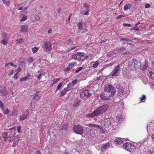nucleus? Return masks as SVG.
<instances>
[{
    "label": "nucleus",
    "mask_w": 154,
    "mask_h": 154,
    "mask_svg": "<svg viewBox=\"0 0 154 154\" xmlns=\"http://www.w3.org/2000/svg\"><path fill=\"white\" fill-rule=\"evenodd\" d=\"M141 66L139 61L135 59H133L129 61L128 67L129 68L132 70H136L139 68Z\"/></svg>",
    "instance_id": "obj_1"
},
{
    "label": "nucleus",
    "mask_w": 154,
    "mask_h": 154,
    "mask_svg": "<svg viewBox=\"0 0 154 154\" xmlns=\"http://www.w3.org/2000/svg\"><path fill=\"white\" fill-rule=\"evenodd\" d=\"M104 91L108 93L111 92L109 95L110 96H112L115 94L116 90L115 88L112 85H106L105 87Z\"/></svg>",
    "instance_id": "obj_2"
},
{
    "label": "nucleus",
    "mask_w": 154,
    "mask_h": 154,
    "mask_svg": "<svg viewBox=\"0 0 154 154\" xmlns=\"http://www.w3.org/2000/svg\"><path fill=\"white\" fill-rule=\"evenodd\" d=\"M124 149L130 152H133L135 151L136 147L132 143H127L124 144L123 146Z\"/></svg>",
    "instance_id": "obj_3"
},
{
    "label": "nucleus",
    "mask_w": 154,
    "mask_h": 154,
    "mask_svg": "<svg viewBox=\"0 0 154 154\" xmlns=\"http://www.w3.org/2000/svg\"><path fill=\"white\" fill-rule=\"evenodd\" d=\"M73 130L74 132L77 134H82L83 133V128L79 125H74L73 127Z\"/></svg>",
    "instance_id": "obj_4"
},
{
    "label": "nucleus",
    "mask_w": 154,
    "mask_h": 154,
    "mask_svg": "<svg viewBox=\"0 0 154 154\" xmlns=\"http://www.w3.org/2000/svg\"><path fill=\"white\" fill-rule=\"evenodd\" d=\"M112 120L113 121V119L111 118L105 119L101 121V125L102 126L107 127L110 125Z\"/></svg>",
    "instance_id": "obj_5"
},
{
    "label": "nucleus",
    "mask_w": 154,
    "mask_h": 154,
    "mask_svg": "<svg viewBox=\"0 0 154 154\" xmlns=\"http://www.w3.org/2000/svg\"><path fill=\"white\" fill-rule=\"evenodd\" d=\"M52 44L49 43L48 42L46 41L43 44L42 47L44 50L46 51H51L52 48Z\"/></svg>",
    "instance_id": "obj_6"
},
{
    "label": "nucleus",
    "mask_w": 154,
    "mask_h": 154,
    "mask_svg": "<svg viewBox=\"0 0 154 154\" xmlns=\"http://www.w3.org/2000/svg\"><path fill=\"white\" fill-rule=\"evenodd\" d=\"M120 66L119 64L116 66L111 72L112 76H118L119 74V70L120 69Z\"/></svg>",
    "instance_id": "obj_7"
},
{
    "label": "nucleus",
    "mask_w": 154,
    "mask_h": 154,
    "mask_svg": "<svg viewBox=\"0 0 154 154\" xmlns=\"http://www.w3.org/2000/svg\"><path fill=\"white\" fill-rule=\"evenodd\" d=\"M101 113L98 108L96 110L93 111V112L91 114H88L86 116L87 117H93L94 116H97L100 114Z\"/></svg>",
    "instance_id": "obj_8"
},
{
    "label": "nucleus",
    "mask_w": 154,
    "mask_h": 154,
    "mask_svg": "<svg viewBox=\"0 0 154 154\" xmlns=\"http://www.w3.org/2000/svg\"><path fill=\"white\" fill-rule=\"evenodd\" d=\"M41 18V17L40 14H33L31 15L30 17V19L34 22L39 20Z\"/></svg>",
    "instance_id": "obj_9"
},
{
    "label": "nucleus",
    "mask_w": 154,
    "mask_h": 154,
    "mask_svg": "<svg viewBox=\"0 0 154 154\" xmlns=\"http://www.w3.org/2000/svg\"><path fill=\"white\" fill-rule=\"evenodd\" d=\"M108 108V105L105 104L98 108V109L100 112L101 114L105 112L107 110Z\"/></svg>",
    "instance_id": "obj_10"
},
{
    "label": "nucleus",
    "mask_w": 154,
    "mask_h": 154,
    "mask_svg": "<svg viewBox=\"0 0 154 154\" xmlns=\"http://www.w3.org/2000/svg\"><path fill=\"white\" fill-rule=\"evenodd\" d=\"M99 96L101 99L104 100L109 99L111 97L110 96V95L108 96L106 95L103 93H100L99 95Z\"/></svg>",
    "instance_id": "obj_11"
},
{
    "label": "nucleus",
    "mask_w": 154,
    "mask_h": 154,
    "mask_svg": "<svg viewBox=\"0 0 154 154\" xmlns=\"http://www.w3.org/2000/svg\"><path fill=\"white\" fill-rule=\"evenodd\" d=\"M28 7H20V10H22L20 12L21 15H26L27 13V9L28 8Z\"/></svg>",
    "instance_id": "obj_12"
},
{
    "label": "nucleus",
    "mask_w": 154,
    "mask_h": 154,
    "mask_svg": "<svg viewBox=\"0 0 154 154\" xmlns=\"http://www.w3.org/2000/svg\"><path fill=\"white\" fill-rule=\"evenodd\" d=\"M148 75L150 78L154 79V70L152 69H150L147 72Z\"/></svg>",
    "instance_id": "obj_13"
},
{
    "label": "nucleus",
    "mask_w": 154,
    "mask_h": 154,
    "mask_svg": "<svg viewBox=\"0 0 154 154\" xmlns=\"http://www.w3.org/2000/svg\"><path fill=\"white\" fill-rule=\"evenodd\" d=\"M88 126L90 128H92L94 129H96L97 128H101L100 126L93 124H88Z\"/></svg>",
    "instance_id": "obj_14"
},
{
    "label": "nucleus",
    "mask_w": 154,
    "mask_h": 154,
    "mask_svg": "<svg viewBox=\"0 0 154 154\" xmlns=\"http://www.w3.org/2000/svg\"><path fill=\"white\" fill-rule=\"evenodd\" d=\"M110 145V143L108 142L107 143L103 144L102 146V148L104 149H107L109 148Z\"/></svg>",
    "instance_id": "obj_15"
},
{
    "label": "nucleus",
    "mask_w": 154,
    "mask_h": 154,
    "mask_svg": "<svg viewBox=\"0 0 154 154\" xmlns=\"http://www.w3.org/2000/svg\"><path fill=\"white\" fill-rule=\"evenodd\" d=\"M72 88V84L69 83L68 84L66 88H64L63 90V91H65V93H66L67 91H69Z\"/></svg>",
    "instance_id": "obj_16"
},
{
    "label": "nucleus",
    "mask_w": 154,
    "mask_h": 154,
    "mask_svg": "<svg viewBox=\"0 0 154 154\" xmlns=\"http://www.w3.org/2000/svg\"><path fill=\"white\" fill-rule=\"evenodd\" d=\"M21 29L22 32H27L28 30V25H23L21 28Z\"/></svg>",
    "instance_id": "obj_17"
},
{
    "label": "nucleus",
    "mask_w": 154,
    "mask_h": 154,
    "mask_svg": "<svg viewBox=\"0 0 154 154\" xmlns=\"http://www.w3.org/2000/svg\"><path fill=\"white\" fill-rule=\"evenodd\" d=\"M84 95L85 97L87 98H89L91 96V94L89 93L88 91L86 90L84 92Z\"/></svg>",
    "instance_id": "obj_18"
},
{
    "label": "nucleus",
    "mask_w": 154,
    "mask_h": 154,
    "mask_svg": "<svg viewBox=\"0 0 154 154\" xmlns=\"http://www.w3.org/2000/svg\"><path fill=\"white\" fill-rule=\"evenodd\" d=\"M0 93L2 96L5 95L7 94L6 90L3 89L2 87H0Z\"/></svg>",
    "instance_id": "obj_19"
},
{
    "label": "nucleus",
    "mask_w": 154,
    "mask_h": 154,
    "mask_svg": "<svg viewBox=\"0 0 154 154\" xmlns=\"http://www.w3.org/2000/svg\"><path fill=\"white\" fill-rule=\"evenodd\" d=\"M78 56L79 57V59L82 60H84V59L82 57H83L85 54L84 53L78 52L77 53Z\"/></svg>",
    "instance_id": "obj_20"
},
{
    "label": "nucleus",
    "mask_w": 154,
    "mask_h": 154,
    "mask_svg": "<svg viewBox=\"0 0 154 154\" xmlns=\"http://www.w3.org/2000/svg\"><path fill=\"white\" fill-rule=\"evenodd\" d=\"M80 101L76 100L74 102L73 104V106L74 107L78 106L80 105Z\"/></svg>",
    "instance_id": "obj_21"
},
{
    "label": "nucleus",
    "mask_w": 154,
    "mask_h": 154,
    "mask_svg": "<svg viewBox=\"0 0 154 154\" xmlns=\"http://www.w3.org/2000/svg\"><path fill=\"white\" fill-rule=\"evenodd\" d=\"M118 92L119 94H122L124 90L123 88L121 86H119L118 87Z\"/></svg>",
    "instance_id": "obj_22"
},
{
    "label": "nucleus",
    "mask_w": 154,
    "mask_h": 154,
    "mask_svg": "<svg viewBox=\"0 0 154 154\" xmlns=\"http://www.w3.org/2000/svg\"><path fill=\"white\" fill-rule=\"evenodd\" d=\"M114 142L115 144H120L122 143V140L121 139L118 138L115 140Z\"/></svg>",
    "instance_id": "obj_23"
},
{
    "label": "nucleus",
    "mask_w": 154,
    "mask_h": 154,
    "mask_svg": "<svg viewBox=\"0 0 154 154\" xmlns=\"http://www.w3.org/2000/svg\"><path fill=\"white\" fill-rule=\"evenodd\" d=\"M21 18L20 20V21L23 22L26 20L27 18V16L26 15H21Z\"/></svg>",
    "instance_id": "obj_24"
},
{
    "label": "nucleus",
    "mask_w": 154,
    "mask_h": 154,
    "mask_svg": "<svg viewBox=\"0 0 154 154\" xmlns=\"http://www.w3.org/2000/svg\"><path fill=\"white\" fill-rule=\"evenodd\" d=\"M2 137L4 138L5 140L6 141L7 140V138L8 137V133L7 132H4L2 135Z\"/></svg>",
    "instance_id": "obj_25"
},
{
    "label": "nucleus",
    "mask_w": 154,
    "mask_h": 154,
    "mask_svg": "<svg viewBox=\"0 0 154 154\" xmlns=\"http://www.w3.org/2000/svg\"><path fill=\"white\" fill-rule=\"evenodd\" d=\"M141 102H144L146 99V96L145 95H143L142 97L140 98Z\"/></svg>",
    "instance_id": "obj_26"
},
{
    "label": "nucleus",
    "mask_w": 154,
    "mask_h": 154,
    "mask_svg": "<svg viewBox=\"0 0 154 154\" xmlns=\"http://www.w3.org/2000/svg\"><path fill=\"white\" fill-rule=\"evenodd\" d=\"M68 125H69V123H65L63 125V127L62 128L61 130H65V131L67 130V127L68 126Z\"/></svg>",
    "instance_id": "obj_27"
},
{
    "label": "nucleus",
    "mask_w": 154,
    "mask_h": 154,
    "mask_svg": "<svg viewBox=\"0 0 154 154\" xmlns=\"http://www.w3.org/2000/svg\"><path fill=\"white\" fill-rule=\"evenodd\" d=\"M131 7V5L130 4H128L126 5L124 8V10L125 11H126L128 9L130 8Z\"/></svg>",
    "instance_id": "obj_28"
},
{
    "label": "nucleus",
    "mask_w": 154,
    "mask_h": 154,
    "mask_svg": "<svg viewBox=\"0 0 154 154\" xmlns=\"http://www.w3.org/2000/svg\"><path fill=\"white\" fill-rule=\"evenodd\" d=\"M33 99L35 100H38L39 98V95L36 93L33 95Z\"/></svg>",
    "instance_id": "obj_29"
},
{
    "label": "nucleus",
    "mask_w": 154,
    "mask_h": 154,
    "mask_svg": "<svg viewBox=\"0 0 154 154\" xmlns=\"http://www.w3.org/2000/svg\"><path fill=\"white\" fill-rule=\"evenodd\" d=\"M72 58L74 60H78L79 59V57L77 53L76 54L73 55L72 56Z\"/></svg>",
    "instance_id": "obj_30"
},
{
    "label": "nucleus",
    "mask_w": 154,
    "mask_h": 154,
    "mask_svg": "<svg viewBox=\"0 0 154 154\" xmlns=\"http://www.w3.org/2000/svg\"><path fill=\"white\" fill-rule=\"evenodd\" d=\"M0 43L2 44L6 45L8 43V41L6 39H3L0 41Z\"/></svg>",
    "instance_id": "obj_31"
},
{
    "label": "nucleus",
    "mask_w": 154,
    "mask_h": 154,
    "mask_svg": "<svg viewBox=\"0 0 154 154\" xmlns=\"http://www.w3.org/2000/svg\"><path fill=\"white\" fill-rule=\"evenodd\" d=\"M38 48L37 47H34L32 49V51L34 54L38 50Z\"/></svg>",
    "instance_id": "obj_32"
},
{
    "label": "nucleus",
    "mask_w": 154,
    "mask_h": 154,
    "mask_svg": "<svg viewBox=\"0 0 154 154\" xmlns=\"http://www.w3.org/2000/svg\"><path fill=\"white\" fill-rule=\"evenodd\" d=\"M27 61H28V63H31L33 61V59L31 57H28L27 58Z\"/></svg>",
    "instance_id": "obj_33"
},
{
    "label": "nucleus",
    "mask_w": 154,
    "mask_h": 154,
    "mask_svg": "<svg viewBox=\"0 0 154 154\" xmlns=\"http://www.w3.org/2000/svg\"><path fill=\"white\" fill-rule=\"evenodd\" d=\"M45 73L44 72H41L37 77L38 79L39 80L41 78L42 75H45Z\"/></svg>",
    "instance_id": "obj_34"
},
{
    "label": "nucleus",
    "mask_w": 154,
    "mask_h": 154,
    "mask_svg": "<svg viewBox=\"0 0 154 154\" xmlns=\"http://www.w3.org/2000/svg\"><path fill=\"white\" fill-rule=\"evenodd\" d=\"M148 67V64L146 63H145L144 64V65L143 66V68L142 69L143 70H146L147 69Z\"/></svg>",
    "instance_id": "obj_35"
},
{
    "label": "nucleus",
    "mask_w": 154,
    "mask_h": 154,
    "mask_svg": "<svg viewBox=\"0 0 154 154\" xmlns=\"http://www.w3.org/2000/svg\"><path fill=\"white\" fill-rule=\"evenodd\" d=\"M2 110H3V112L5 114H7L9 112V109L8 108Z\"/></svg>",
    "instance_id": "obj_36"
},
{
    "label": "nucleus",
    "mask_w": 154,
    "mask_h": 154,
    "mask_svg": "<svg viewBox=\"0 0 154 154\" xmlns=\"http://www.w3.org/2000/svg\"><path fill=\"white\" fill-rule=\"evenodd\" d=\"M62 85L63 83H60L59 84L57 87V90L56 91V92L58 90H60L61 89Z\"/></svg>",
    "instance_id": "obj_37"
},
{
    "label": "nucleus",
    "mask_w": 154,
    "mask_h": 154,
    "mask_svg": "<svg viewBox=\"0 0 154 154\" xmlns=\"http://www.w3.org/2000/svg\"><path fill=\"white\" fill-rule=\"evenodd\" d=\"M28 78V77L27 76H25L23 77L20 78V81H26Z\"/></svg>",
    "instance_id": "obj_38"
},
{
    "label": "nucleus",
    "mask_w": 154,
    "mask_h": 154,
    "mask_svg": "<svg viewBox=\"0 0 154 154\" xmlns=\"http://www.w3.org/2000/svg\"><path fill=\"white\" fill-rule=\"evenodd\" d=\"M27 115H24L23 116H20V120H23L26 117Z\"/></svg>",
    "instance_id": "obj_39"
},
{
    "label": "nucleus",
    "mask_w": 154,
    "mask_h": 154,
    "mask_svg": "<svg viewBox=\"0 0 154 154\" xmlns=\"http://www.w3.org/2000/svg\"><path fill=\"white\" fill-rule=\"evenodd\" d=\"M75 64H76L75 63L73 62L72 63H69L68 66H69V67H70L71 68H72L74 66Z\"/></svg>",
    "instance_id": "obj_40"
},
{
    "label": "nucleus",
    "mask_w": 154,
    "mask_h": 154,
    "mask_svg": "<svg viewBox=\"0 0 154 154\" xmlns=\"http://www.w3.org/2000/svg\"><path fill=\"white\" fill-rule=\"evenodd\" d=\"M83 6L85 8H86L87 9H89V6L86 3H85L84 4Z\"/></svg>",
    "instance_id": "obj_41"
},
{
    "label": "nucleus",
    "mask_w": 154,
    "mask_h": 154,
    "mask_svg": "<svg viewBox=\"0 0 154 154\" xmlns=\"http://www.w3.org/2000/svg\"><path fill=\"white\" fill-rule=\"evenodd\" d=\"M0 107L2 109H3L4 108V107L3 103L1 100H0Z\"/></svg>",
    "instance_id": "obj_42"
},
{
    "label": "nucleus",
    "mask_w": 154,
    "mask_h": 154,
    "mask_svg": "<svg viewBox=\"0 0 154 154\" xmlns=\"http://www.w3.org/2000/svg\"><path fill=\"white\" fill-rule=\"evenodd\" d=\"M120 41H126L127 42L129 41H131L129 39H128L126 38H122L120 39Z\"/></svg>",
    "instance_id": "obj_43"
},
{
    "label": "nucleus",
    "mask_w": 154,
    "mask_h": 154,
    "mask_svg": "<svg viewBox=\"0 0 154 154\" xmlns=\"http://www.w3.org/2000/svg\"><path fill=\"white\" fill-rule=\"evenodd\" d=\"M66 93L65 92V91H63H63L60 92V95L61 96H62Z\"/></svg>",
    "instance_id": "obj_44"
},
{
    "label": "nucleus",
    "mask_w": 154,
    "mask_h": 154,
    "mask_svg": "<svg viewBox=\"0 0 154 154\" xmlns=\"http://www.w3.org/2000/svg\"><path fill=\"white\" fill-rule=\"evenodd\" d=\"M83 69V68L82 67H80L75 71V72L76 73H78Z\"/></svg>",
    "instance_id": "obj_45"
},
{
    "label": "nucleus",
    "mask_w": 154,
    "mask_h": 154,
    "mask_svg": "<svg viewBox=\"0 0 154 154\" xmlns=\"http://www.w3.org/2000/svg\"><path fill=\"white\" fill-rule=\"evenodd\" d=\"M59 79H57L55 80H53L52 85H54L56 84L59 81Z\"/></svg>",
    "instance_id": "obj_46"
},
{
    "label": "nucleus",
    "mask_w": 154,
    "mask_h": 154,
    "mask_svg": "<svg viewBox=\"0 0 154 154\" xmlns=\"http://www.w3.org/2000/svg\"><path fill=\"white\" fill-rule=\"evenodd\" d=\"M77 80L75 79V80L73 81L72 82V84L73 85H75L77 83Z\"/></svg>",
    "instance_id": "obj_47"
},
{
    "label": "nucleus",
    "mask_w": 154,
    "mask_h": 154,
    "mask_svg": "<svg viewBox=\"0 0 154 154\" xmlns=\"http://www.w3.org/2000/svg\"><path fill=\"white\" fill-rule=\"evenodd\" d=\"M125 48H118V50L120 51V52H122L124 51Z\"/></svg>",
    "instance_id": "obj_48"
},
{
    "label": "nucleus",
    "mask_w": 154,
    "mask_h": 154,
    "mask_svg": "<svg viewBox=\"0 0 154 154\" xmlns=\"http://www.w3.org/2000/svg\"><path fill=\"white\" fill-rule=\"evenodd\" d=\"M100 133L102 134H104L105 133V131L103 129H102L101 127L100 128Z\"/></svg>",
    "instance_id": "obj_49"
},
{
    "label": "nucleus",
    "mask_w": 154,
    "mask_h": 154,
    "mask_svg": "<svg viewBox=\"0 0 154 154\" xmlns=\"http://www.w3.org/2000/svg\"><path fill=\"white\" fill-rule=\"evenodd\" d=\"M123 25L124 26H128L129 27L131 26V25L129 23H123Z\"/></svg>",
    "instance_id": "obj_50"
},
{
    "label": "nucleus",
    "mask_w": 154,
    "mask_h": 154,
    "mask_svg": "<svg viewBox=\"0 0 154 154\" xmlns=\"http://www.w3.org/2000/svg\"><path fill=\"white\" fill-rule=\"evenodd\" d=\"M10 3V1H8L6 2H4V4L7 6H8L9 5V4Z\"/></svg>",
    "instance_id": "obj_51"
},
{
    "label": "nucleus",
    "mask_w": 154,
    "mask_h": 154,
    "mask_svg": "<svg viewBox=\"0 0 154 154\" xmlns=\"http://www.w3.org/2000/svg\"><path fill=\"white\" fill-rule=\"evenodd\" d=\"M145 8H149L150 7V5L149 4H146L145 5Z\"/></svg>",
    "instance_id": "obj_52"
},
{
    "label": "nucleus",
    "mask_w": 154,
    "mask_h": 154,
    "mask_svg": "<svg viewBox=\"0 0 154 154\" xmlns=\"http://www.w3.org/2000/svg\"><path fill=\"white\" fill-rule=\"evenodd\" d=\"M82 24L81 23H79L78 24V26L79 29H81L82 26Z\"/></svg>",
    "instance_id": "obj_53"
},
{
    "label": "nucleus",
    "mask_w": 154,
    "mask_h": 154,
    "mask_svg": "<svg viewBox=\"0 0 154 154\" xmlns=\"http://www.w3.org/2000/svg\"><path fill=\"white\" fill-rule=\"evenodd\" d=\"M98 65V63H95L93 65V67L94 68L96 67Z\"/></svg>",
    "instance_id": "obj_54"
},
{
    "label": "nucleus",
    "mask_w": 154,
    "mask_h": 154,
    "mask_svg": "<svg viewBox=\"0 0 154 154\" xmlns=\"http://www.w3.org/2000/svg\"><path fill=\"white\" fill-rule=\"evenodd\" d=\"M7 35V34L5 32H3L2 33V36L4 37H6Z\"/></svg>",
    "instance_id": "obj_55"
},
{
    "label": "nucleus",
    "mask_w": 154,
    "mask_h": 154,
    "mask_svg": "<svg viewBox=\"0 0 154 154\" xmlns=\"http://www.w3.org/2000/svg\"><path fill=\"white\" fill-rule=\"evenodd\" d=\"M89 10H87L84 13L85 15H88L89 14Z\"/></svg>",
    "instance_id": "obj_56"
},
{
    "label": "nucleus",
    "mask_w": 154,
    "mask_h": 154,
    "mask_svg": "<svg viewBox=\"0 0 154 154\" xmlns=\"http://www.w3.org/2000/svg\"><path fill=\"white\" fill-rule=\"evenodd\" d=\"M17 72L15 73L14 75V78L16 79H17L18 78V76L17 75Z\"/></svg>",
    "instance_id": "obj_57"
},
{
    "label": "nucleus",
    "mask_w": 154,
    "mask_h": 154,
    "mask_svg": "<svg viewBox=\"0 0 154 154\" xmlns=\"http://www.w3.org/2000/svg\"><path fill=\"white\" fill-rule=\"evenodd\" d=\"M76 46H75L73 47H72L70 49H69L68 51H67V52H68L69 51L73 50L75 49V48H76Z\"/></svg>",
    "instance_id": "obj_58"
},
{
    "label": "nucleus",
    "mask_w": 154,
    "mask_h": 154,
    "mask_svg": "<svg viewBox=\"0 0 154 154\" xmlns=\"http://www.w3.org/2000/svg\"><path fill=\"white\" fill-rule=\"evenodd\" d=\"M13 72H14V70H11V72H9L8 74V75H12L13 73Z\"/></svg>",
    "instance_id": "obj_59"
},
{
    "label": "nucleus",
    "mask_w": 154,
    "mask_h": 154,
    "mask_svg": "<svg viewBox=\"0 0 154 154\" xmlns=\"http://www.w3.org/2000/svg\"><path fill=\"white\" fill-rule=\"evenodd\" d=\"M61 8H59L57 10V12L58 13L60 14L61 11Z\"/></svg>",
    "instance_id": "obj_60"
},
{
    "label": "nucleus",
    "mask_w": 154,
    "mask_h": 154,
    "mask_svg": "<svg viewBox=\"0 0 154 154\" xmlns=\"http://www.w3.org/2000/svg\"><path fill=\"white\" fill-rule=\"evenodd\" d=\"M70 68H71L70 67H69V66H68L67 68L64 69V71H69Z\"/></svg>",
    "instance_id": "obj_61"
},
{
    "label": "nucleus",
    "mask_w": 154,
    "mask_h": 154,
    "mask_svg": "<svg viewBox=\"0 0 154 154\" xmlns=\"http://www.w3.org/2000/svg\"><path fill=\"white\" fill-rule=\"evenodd\" d=\"M16 128V127H14L12 128H10L9 130L10 131H11L12 130H14Z\"/></svg>",
    "instance_id": "obj_62"
},
{
    "label": "nucleus",
    "mask_w": 154,
    "mask_h": 154,
    "mask_svg": "<svg viewBox=\"0 0 154 154\" xmlns=\"http://www.w3.org/2000/svg\"><path fill=\"white\" fill-rule=\"evenodd\" d=\"M123 17H124V16L122 15H120L117 18V19H120L121 18H122Z\"/></svg>",
    "instance_id": "obj_63"
},
{
    "label": "nucleus",
    "mask_w": 154,
    "mask_h": 154,
    "mask_svg": "<svg viewBox=\"0 0 154 154\" xmlns=\"http://www.w3.org/2000/svg\"><path fill=\"white\" fill-rule=\"evenodd\" d=\"M52 32V29H50L48 31V33H51Z\"/></svg>",
    "instance_id": "obj_64"
}]
</instances>
